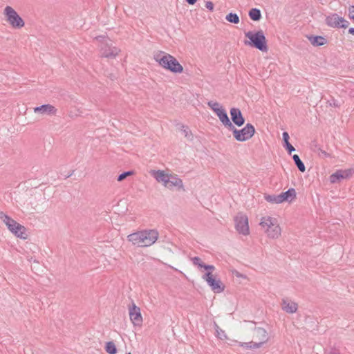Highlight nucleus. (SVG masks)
<instances>
[{
  "label": "nucleus",
  "instance_id": "obj_1",
  "mask_svg": "<svg viewBox=\"0 0 354 354\" xmlns=\"http://www.w3.org/2000/svg\"><path fill=\"white\" fill-rule=\"evenodd\" d=\"M158 236L156 230H143L130 234L127 240L138 247H149L156 242Z\"/></svg>",
  "mask_w": 354,
  "mask_h": 354
},
{
  "label": "nucleus",
  "instance_id": "obj_2",
  "mask_svg": "<svg viewBox=\"0 0 354 354\" xmlns=\"http://www.w3.org/2000/svg\"><path fill=\"white\" fill-rule=\"evenodd\" d=\"M259 225L268 239H277L281 235V228L277 218L265 216L261 218Z\"/></svg>",
  "mask_w": 354,
  "mask_h": 354
},
{
  "label": "nucleus",
  "instance_id": "obj_3",
  "mask_svg": "<svg viewBox=\"0 0 354 354\" xmlns=\"http://www.w3.org/2000/svg\"><path fill=\"white\" fill-rule=\"evenodd\" d=\"M156 62L162 68L174 73H180L183 71V67L178 61L172 55L165 52H160L153 57Z\"/></svg>",
  "mask_w": 354,
  "mask_h": 354
},
{
  "label": "nucleus",
  "instance_id": "obj_4",
  "mask_svg": "<svg viewBox=\"0 0 354 354\" xmlns=\"http://www.w3.org/2000/svg\"><path fill=\"white\" fill-rule=\"evenodd\" d=\"M0 219L6 225L8 230L15 236L24 239H26L24 226L17 223L3 212H0Z\"/></svg>",
  "mask_w": 354,
  "mask_h": 354
},
{
  "label": "nucleus",
  "instance_id": "obj_5",
  "mask_svg": "<svg viewBox=\"0 0 354 354\" xmlns=\"http://www.w3.org/2000/svg\"><path fill=\"white\" fill-rule=\"evenodd\" d=\"M245 35L250 39V41H245V45L252 46L262 52L268 51L266 39L262 30L257 32L249 31L245 32Z\"/></svg>",
  "mask_w": 354,
  "mask_h": 354
},
{
  "label": "nucleus",
  "instance_id": "obj_6",
  "mask_svg": "<svg viewBox=\"0 0 354 354\" xmlns=\"http://www.w3.org/2000/svg\"><path fill=\"white\" fill-rule=\"evenodd\" d=\"M5 21L15 29H20L25 25L24 19L11 6H6L3 11Z\"/></svg>",
  "mask_w": 354,
  "mask_h": 354
},
{
  "label": "nucleus",
  "instance_id": "obj_7",
  "mask_svg": "<svg viewBox=\"0 0 354 354\" xmlns=\"http://www.w3.org/2000/svg\"><path fill=\"white\" fill-rule=\"evenodd\" d=\"M96 39L102 41V46L100 48V55L102 57L115 58L120 52L118 48L113 46L110 39L102 36L96 37Z\"/></svg>",
  "mask_w": 354,
  "mask_h": 354
},
{
  "label": "nucleus",
  "instance_id": "obj_8",
  "mask_svg": "<svg viewBox=\"0 0 354 354\" xmlns=\"http://www.w3.org/2000/svg\"><path fill=\"white\" fill-rule=\"evenodd\" d=\"M232 131L234 138L237 141L243 142L250 139L255 133V129L251 124H247L242 129H237L233 124L232 129H228Z\"/></svg>",
  "mask_w": 354,
  "mask_h": 354
},
{
  "label": "nucleus",
  "instance_id": "obj_9",
  "mask_svg": "<svg viewBox=\"0 0 354 354\" xmlns=\"http://www.w3.org/2000/svg\"><path fill=\"white\" fill-rule=\"evenodd\" d=\"M214 270L206 272L202 277V279L207 282L211 290L215 293H221L225 290V285L222 281L217 279L213 274Z\"/></svg>",
  "mask_w": 354,
  "mask_h": 354
},
{
  "label": "nucleus",
  "instance_id": "obj_10",
  "mask_svg": "<svg viewBox=\"0 0 354 354\" xmlns=\"http://www.w3.org/2000/svg\"><path fill=\"white\" fill-rule=\"evenodd\" d=\"M236 230L242 235L248 236L250 234L248 218L245 214L239 213L234 217Z\"/></svg>",
  "mask_w": 354,
  "mask_h": 354
},
{
  "label": "nucleus",
  "instance_id": "obj_11",
  "mask_svg": "<svg viewBox=\"0 0 354 354\" xmlns=\"http://www.w3.org/2000/svg\"><path fill=\"white\" fill-rule=\"evenodd\" d=\"M326 24L332 28H346L349 22L344 17L339 16L337 13H332L326 18Z\"/></svg>",
  "mask_w": 354,
  "mask_h": 354
},
{
  "label": "nucleus",
  "instance_id": "obj_12",
  "mask_svg": "<svg viewBox=\"0 0 354 354\" xmlns=\"http://www.w3.org/2000/svg\"><path fill=\"white\" fill-rule=\"evenodd\" d=\"M129 314L130 320L134 326H140L142 324V317L140 313V308L133 303L129 307Z\"/></svg>",
  "mask_w": 354,
  "mask_h": 354
},
{
  "label": "nucleus",
  "instance_id": "obj_13",
  "mask_svg": "<svg viewBox=\"0 0 354 354\" xmlns=\"http://www.w3.org/2000/svg\"><path fill=\"white\" fill-rule=\"evenodd\" d=\"M149 174L165 187L167 185L170 174L166 173L164 170H151Z\"/></svg>",
  "mask_w": 354,
  "mask_h": 354
},
{
  "label": "nucleus",
  "instance_id": "obj_14",
  "mask_svg": "<svg viewBox=\"0 0 354 354\" xmlns=\"http://www.w3.org/2000/svg\"><path fill=\"white\" fill-rule=\"evenodd\" d=\"M254 337L258 341L255 342L257 344H261V347L269 340L267 331L260 327L254 328Z\"/></svg>",
  "mask_w": 354,
  "mask_h": 354
},
{
  "label": "nucleus",
  "instance_id": "obj_15",
  "mask_svg": "<svg viewBox=\"0 0 354 354\" xmlns=\"http://www.w3.org/2000/svg\"><path fill=\"white\" fill-rule=\"evenodd\" d=\"M34 113L41 115H53L57 113V109L52 104H43L34 108Z\"/></svg>",
  "mask_w": 354,
  "mask_h": 354
},
{
  "label": "nucleus",
  "instance_id": "obj_16",
  "mask_svg": "<svg viewBox=\"0 0 354 354\" xmlns=\"http://www.w3.org/2000/svg\"><path fill=\"white\" fill-rule=\"evenodd\" d=\"M165 187L169 189H172L174 187H176L178 189H184L183 180L177 175L173 174L170 175Z\"/></svg>",
  "mask_w": 354,
  "mask_h": 354
},
{
  "label": "nucleus",
  "instance_id": "obj_17",
  "mask_svg": "<svg viewBox=\"0 0 354 354\" xmlns=\"http://www.w3.org/2000/svg\"><path fill=\"white\" fill-rule=\"evenodd\" d=\"M281 308L286 313L292 314L297 312L298 305L297 303L288 299H283L281 301Z\"/></svg>",
  "mask_w": 354,
  "mask_h": 354
},
{
  "label": "nucleus",
  "instance_id": "obj_18",
  "mask_svg": "<svg viewBox=\"0 0 354 354\" xmlns=\"http://www.w3.org/2000/svg\"><path fill=\"white\" fill-rule=\"evenodd\" d=\"M230 115L233 122L237 126L241 127L244 124L245 120L240 109L237 108H232L230 109Z\"/></svg>",
  "mask_w": 354,
  "mask_h": 354
},
{
  "label": "nucleus",
  "instance_id": "obj_19",
  "mask_svg": "<svg viewBox=\"0 0 354 354\" xmlns=\"http://www.w3.org/2000/svg\"><path fill=\"white\" fill-rule=\"evenodd\" d=\"M222 124L227 129L232 128V123L230 122L225 110L222 108L215 113Z\"/></svg>",
  "mask_w": 354,
  "mask_h": 354
},
{
  "label": "nucleus",
  "instance_id": "obj_20",
  "mask_svg": "<svg viewBox=\"0 0 354 354\" xmlns=\"http://www.w3.org/2000/svg\"><path fill=\"white\" fill-rule=\"evenodd\" d=\"M296 198V192L293 188L289 189L285 192H282L279 194V199L281 203L284 201L292 202Z\"/></svg>",
  "mask_w": 354,
  "mask_h": 354
},
{
  "label": "nucleus",
  "instance_id": "obj_21",
  "mask_svg": "<svg viewBox=\"0 0 354 354\" xmlns=\"http://www.w3.org/2000/svg\"><path fill=\"white\" fill-rule=\"evenodd\" d=\"M192 261L193 264L195 266H197L198 268L200 269V270L204 269L207 272H209V270H215V267L213 265L205 264L203 262V261L201 260V259L198 257H193L192 259Z\"/></svg>",
  "mask_w": 354,
  "mask_h": 354
},
{
  "label": "nucleus",
  "instance_id": "obj_22",
  "mask_svg": "<svg viewBox=\"0 0 354 354\" xmlns=\"http://www.w3.org/2000/svg\"><path fill=\"white\" fill-rule=\"evenodd\" d=\"M309 41L314 46H320L326 44V39L322 36H310L308 37Z\"/></svg>",
  "mask_w": 354,
  "mask_h": 354
},
{
  "label": "nucleus",
  "instance_id": "obj_23",
  "mask_svg": "<svg viewBox=\"0 0 354 354\" xmlns=\"http://www.w3.org/2000/svg\"><path fill=\"white\" fill-rule=\"evenodd\" d=\"M283 136V140L284 141V147L286 148V149L288 151L289 154L292 153V151H294L295 149L294 147L289 142V135L288 133L285 131L282 134Z\"/></svg>",
  "mask_w": 354,
  "mask_h": 354
},
{
  "label": "nucleus",
  "instance_id": "obj_24",
  "mask_svg": "<svg viewBox=\"0 0 354 354\" xmlns=\"http://www.w3.org/2000/svg\"><path fill=\"white\" fill-rule=\"evenodd\" d=\"M239 345L247 349H257L261 348V344H257L252 341L249 342H239Z\"/></svg>",
  "mask_w": 354,
  "mask_h": 354
},
{
  "label": "nucleus",
  "instance_id": "obj_25",
  "mask_svg": "<svg viewBox=\"0 0 354 354\" xmlns=\"http://www.w3.org/2000/svg\"><path fill=\"white\" fill-rule=\"evenodd\" d=\"M341 179H344L342 174L341 173V169L337 170L335 173L330 176V182L331 183H336Z\"/></svg>",
  "mask_w": 354,
  "mask_h": 354
},
{
  "label": "nucleus",
  "instance_id": "obj_26",
  "mask_svg": "<svg viewBox=\"0 0 354 354\" xmlns=\"http://www.w3.org/2000/svg\"><path fill=\"white\" fill-rule=\"evenodd\" d=\"M250 17L254 21H259L261 17L260 10L257 8H252L249 11Z\"/></svg>",
  "mask_w": 354,
  "mask_h": 354
},
{
  "label": "nucleus",
  "instance_id": "obj_27",
  "mask_svg": "<svg viewBox=\"0 0 354 354\" xmlns=\"http://www.w3.org/2000/svg\"><path fill=\"white\" fill-rule=\"evenodd\" d=\"M292 158L294 160V162L297 167H298L299 170L301 172H304L306 170V167L303 162L301 160L300 158L298 155L295 154L292 156Z\"/></svg>",
  "mask_w": 354,
  "mask_h": 354
},
{
  "label": "nucleus",
  "instance_id": "obj_28",
  "mask_svg": "<svg viewBox=\"0 0 354 354\" xmlns=\"http://www.w3.org/2000/svg\"><path fill=\"white\" fill-rule=\"evenodd\" d=\"M265 199L266 200V201L271 203H275V204L281 203V201L279 199V195H266V196H265Z\"/></svg>",
  "mask_w": 354,
  "mask_h": 354
},
{
  "label": "nucleus",
  "instance_id": "obj_29",
  "mask_svg": "<svg viewBox=\"0 0 354 354\" xmlns=\"http://www.w3.org/2000/svg\"><path fill=\"white\" fill-rule=\"evenodd\" d=\"M106 351L109 354H115L117 349L115 344L113 342H109L106 344Z\"/></svg>",
  "mask_w": 354,
  "mask_h": 354
},
{
  "label": "nucleus",
  "instance_id": "obj_30",
  "mask_svg": "<svg viewBox=\"0 0 354 354\" xmlns=\"http://www.w3.org/2000/svg\"><path fill=\"white\" fill-rule=\"evenodd\" d=\"M207 105L214 113L218 111L223 108L218 102L214 101L208 102Z\"/></svg>",
  "mask_w": 354,
  "mask_h": 354
},
{
  "label": "nucleus",
  "instance_id": "obj_31",
  "mask_svg": "<svg viewBox=\"0 0 354 354\" xmlns=\"http://www.w3.org/2000/svg\"><path fill=\"white\" fill-rule=\"evenodd\" d=\"M225 19L229 22L234 23V24H236L239 22V17L235 13H230V14H228L226 16Z\"/></svg>",
  "mask_w": 354,
  "mask_h": 354
},
{
  "label": "nucleus",
  "instance_id": "obj_32",
  "mask_svg": "<svg viewBox=\"0 0 354 354\" xmlns=\"http://www.w3.org/2000/svg\"><path fill=\"white\" fill-rule=\"evenodd\" d=\"M215 328H216V335L218 338H219L221 339H223L227 337L224 330H223L221 328H220L217 324H215Z\"/></svg>",
  "mask_w": 354,
  "mask_h": 354
},
{
  "label": "nucleus",
  "instance_id": "obj_33",
  "mask_svg": "<svg viewBox=\"0 0 354 354\" xmlns=\"http://www.w3.org/2000/svg\"><path fill=\"white\" fill-rule=\"evenodd\" d=\"M341 173L343 175L344 179L349 178L354 174V168H350L347 169H341Z\"/></svg>",
  "mask_w": 354,
  "mask_h": 354
},
{
  "label": "nucleus",
  "instance_id": "obj_34",
  "mask_svg": "<svg viewBox=\"0 0 354 354\" xmlns=\"http://www.w3.org/2000/svg\"><path fill=\"white\" fill-rule=\"evenodd\" d=\"M133 174H134V172L133 171H128L124 172L118 176V181H120V182L122 181L127 177L132 176Z\"/></svg>",
  "mask_w": 354,
  "mask_h": 354
},
{
  "label": "nucleus",
  "instance_id": "obj_35",
  "mask_svg": "<svg viewBox=\"0 0 354 354\" xmlns=\"http://www.w3.org/2000/svg\"><path fill=\"white\" fill-rule=\"evenodd\" d=\"M348 17L354 21V6H350L348 8Z\"/></svg>",
  "mask_w": 354,
  "mask_h": 354
},
{
  "label": "nucleus",
  "instance_id": "obj_36",
  "mask_svg": "<svg viewBox=\"0 0 354 354\" xmlns=\"http://www.w3.org/2000/svg\"><path fill=\"white\" fill-rule=\"evenodd\" d=\"M328 103H329V105L331 106H335V107L339 106L338 101L334 98H332L330 100H329Z\"/></svg>",
  "mask_w": 354,
  "mask_h": 354
},
{
  "label": "nucleus",
  "instance_id": "obj_37",
  "mask_svg": "<svg viewBox=\"0 0 354 354\" xmlns=\"http://www.w3.org/2000/svg\"><path fill=\"white\" fill-rule=\"evenodd\" d=\"M205 7L210 11H213L214 10V4L212 1H207L205 3Z\"/></svg>",
  "mask_w": 354,
  "mask_h": 354
},
{
  "label": "nucleus",
  "instance_id": "obj_38",
  "mask_svg": "<svg viewBox=\"0 0 354 354\" xmlns=\"http://www.w3.org/2000/svg\"><path fill=\"white\" fill-rule=\"evenodd\" d=\"M236 277H239V278H243V279L246 278V277L244 274H241V273H240L239 272H236Z\"/></svg>",
  "mask_w": 354,
  "mask_h": 354
},
{
  "label": "nucleus",
  "instance_id": "obj_39",
  "mask_svg": "<svg viewBox=\"0 0 354 354\" xmlns=\"http://www.w3.org/2000/svg\"><path fill=\"white\" fill-rule=\"evenodd\" d=\"M186 1L190 5H194L197 0H186Z\"/></svg>",
  "mask_w": 354,
  "mask_h": 354
},
{
  "label": "nucleus",
  "instance_id": "obj_40",
  "mask_svg": "<svg viewBox=\"0 0 354 354\" xmlns=\"http://www.w3.org/2000/svg\"><path fill=\"white\" fill-rule=\"evenodd\" d=\"M348 33L354 36V28H350L348 29Z\"/></svg>",
  "mask_w": 354,
  "mask_h": 354
},
{
  "label": "nucleus",
  "instance_id": "obj_41",
  "mask_svg": "<svg viewBox=\"0 0 354 354\" xmlns=\"http://www.w3.org/2000/svg\"><path fill=\"white\" fill-rule=\"evenodd\" d=\"M184 131L185 133V136L187 137L188 136V132L186 130H185Z\"/></svg>",
  "mask_w": 354,
  "mask_h": 354
},
{
  "label": "nucleus",
  "instance_id": "obj_42",
  "mask_svg": "<svg viewBox=\"0 0 354 354\" xmlns=\"http://www.w3.org/2000/svg\"><path fill=\"white\" fill-rule=\"evenodd\" d=\"M126 354H131V353H126Z\"/></svg>",
  "mask_w": 354,
  "mask_h": 354
},
{
  "label": "nucleus",
  "instance_id": "obj_43",
  "mask_svg": "<svg viewBox=\"0 0 354 354\" xmlns=\"http://www.w3.org/2000/svg\"><path fill=\"white\" fill-rule=\"evenodd\" d=\"M335 354H339V353H335Z\"/></svg>",
  "mask_w": 354,
  "mask_h": 354
}]
</instances>
